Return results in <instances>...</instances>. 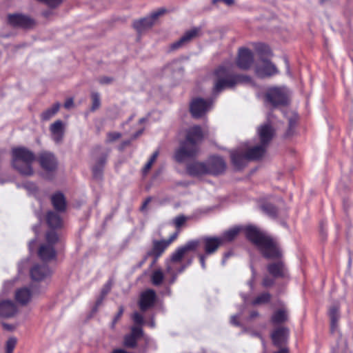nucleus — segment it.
Returning <instances> with one entry per match:
<instances>
[{
	"label": "nucleus",
	"instance_id": "9b49d317",
	"mask_svg": "<svg viewBox=\"0 0 353 353\" xmlns=\"http://www.w3.org/2000/svg\"><path fill=\"white\" fill-rule=\"evenodd\" d=\"M168 247V245L164 239L152 241V248L147 252V256L152 258L150 267H153L156 265Z\"/></svg>",
	"mask_w": 353,
	"mask_h": 353
},
{
	"label": "nucleus",
	"instance_id": "f03ea898",
	"mask_svg": "<svg viewBox=\"0 0 353 353\" xmlns=\"http://www.w3.org/2000/svg\"><path fill=\"white\" fill-rule=\"evenodd\" d=\"M259 143L246 142L231 153V159L237 169L244 167L249 161L257 160L264 156L267 146L274 135L270 123L260 125L257 129Z\"/></svg>",
	"mask_w": 353,
	"mask_h": 353
},
{
	"label": "nucleus",
	"instance_id": "cd10ccee",
	"mask_svg": "<svg viewBox=\"0 0 353 353\" xmlns=\"http://www.w3.org/2000/svg\"><path fill=\"white\" fill-rule=\"evenodd\" d=\"M107 154L102 155L99 158L92 168L94 178L100 179L103 175V171L106 163Z\"/></svg>",
	"mask_w": 353,
	"mask_h": 353
},
{
	"label": "nucleus",
	"instance_id": "de8ad7c7",
	"mask_svg": "<svg viewBox=\"0 0 353 353\" xmlns=\"http://www.w3.org/2000/svg\"><path fill=\"white\" fill-rule=\"evenodd\" d=\"M179 232L176 230L175 232H174L168 239H164L166 243L170 246L173 241H174L179 235Z\"/></svg>",
	"mask_w": 353,
	"mask_h": 353
},
{
	"label": "nucleus",
	"instance_id": "ea45409f",
	"mask_svg": "<svg viewBox=\"0 0 353 353\" xmlns=\"http://www.w3.org/2000/svg\"><path fill=\"white\" fill-rule=\"evenodd\" d=\"M17 343V341L16 338H9L6 343V353H12L16 347Z\"/></svg>",
	"mask_w": 353,
	"mask_h": 353
},
{
	"label": "nucleus",
	"instance_id": "a18cd8bd",
	"mask_svg": "<svg viewBox=\"0 0 353 353\" xmlns=\"http://www.w3.org/2000/svg\"><path fill=\"white\" fill-rule=\"evenodd\" d=\"M132 319H133L134 322L137 325H141L144 323L143 316L141 314H139V312H134L133 314Z\"/></svg>",
	"mask_w": 353,
	"mask_h": 353
},
{
	"label": "nucleus",
	"instance_id": "72a5a7b5",
	"mask_svg": "<svg viewBox=\"0 0 353 353\" xmlns=\"http://www.w3.org/2000/svg\"><path fill=\"white\" fill-rule=\"evenodd\" d=\"M329 315L331 319V329L332 331L336 327V323L339 318V308L336 306L330 307Z\"/></svg>",
	"mask_w": 353,
	"mask_h": 353
},
{
	"label": "nucleus",
	"instance_id": "69168bd1",
	"mask_svg": "<svg viewBox=\"0 0 353 353\" xmlns=\"http://www.w3.org/2000/svg\"><path fill=\"white\" fill-rule=\"evenodd\" d=\"M3 325V327H4L5 328H6L7 330H11V327H10V325H8V324H6V323H4Z\"/></svg>",
	"mask_w": 353,
	"mask_h": 353
},
{
	"label": "nucleus",
	"instance_id": "5701e85b",
	"mask_svg": "<svg viewBox=\"0 0 353 353\" xmlns=\"http://www.w3.org/2000/svg\"><path fill=\"white\" fill-rule=\"evenodd\" d=\"M17 312L16 305L9 300H5L0 302V316L3 318H10L13 316Z\"/></svg>",
	"mask_w": 353,
	"mask_h": 353
},
{
	"label": "nucleus",
	"instance_id": "f8f14e48",
	"mask_svg": "<svg viewBox=\"0 0 353 353\" xmlns=\"http://www.w3.org/2000/svg\"><path fill=\"white\" fill-rule=\"evenodd\" d=\"M156 301L155 291L152 289H148L141 293L138 305L141 312H146L154 306Z\"/></svg>",
	"mask_w": 353,
	"mask_h": 353
},
{
	"label": "nucleus",
	"instance_id": "4468645a",
	"mask_svg": "<svg viewBox=\"0 0 353 353\" xmlns=\"http://www.w3.org/2000/svg\"><path fill=\"white\" fill-rule=\"evenodd\" d=\"M194 244L191 243V241H188L185 245L177 248L172 253L166 265L168 263L173 267L172 264L181 263L188 252H194Z\"/></svg>",
	"mask_w": 353,
	"mask_h": 353
},
{
	"label": "nucleus",
	"instance_id": "e433bc0d",
	"mask_svg": "<svg viewBox=\"0 0 353 353\" xmlns=\"http://www.w3.org/2000/svg\"><path fill=\"white\" fill-rule=\"evenodd\" d=\"M270 299V294L268 292L258 296L252 302L253 305H261L268 303Z\"/></svg>",
	"mask_w": 353,
	"mask_h": 353
},
{
	"label": "nucleus",
	"instance_id": "a19ab883",
	"mask_svg": "<svg viewBox=\"0 0 353 353\" xmlns=\"http://www.w3.org/2000/svg\"><path fill=\"white\" fill-rule=\"evenodd\" d=\"M221 66H218L215 71L214 74L216 76V80L214 83V92H219L221 91Z\"/></svg>",
	"mask_w": 353,
	"mask_h": 353
},
{
	"label": "nucleus",
	"instance_id": "8fccbe9b",
	"mask_svg": "<svg viewBox=\"0 0 353 353\" xmlns=\"http://www.w3.org/2000/svg\"><path fill=\"white\" fill-rule=\"evenodd\" d=\"M113 79L109 77H102L99 79V82L101 84H109L112 82Z\"/></svg>",
	"mask_w": 353,
	"mask_h": 353
},
{
	"label": "nucleus",
	"instance_id": "c756f323",
	"mask_svg": "<svg viewBox=\"0 0 353 353\" xmlns=\"http://www.w3.org/2000/svg\"><path fill=\"white\" fill-rule=\"evenodd\" d=\"M60 106L59 103H54L51 108L46 109L41 114V120L43 121L50 120L59 112Z\"/></svg>",
	"mask_w": 353,
	"mask_h": 353
},
{
	"label": "nucleus",
	"instance_id": "6ab92c4d",
	"mask_svg": "<svg viewBox=\"0 0 353 353\" xmlns=\"http://www.w3.org/2000/svg\"><path fill=\"white\" fill-rule=\"evenodd\" d=\"M253 60V54L250 50L247 48H241L239 50L236 63L240 68H249L252 64Z\"/></svg>",
	"mask_w": 353,
	"mask_h": 353
},
{
	"label": "nucleus",
	"instance_id": "7c9ffc66",
	"mask_svg": "<svg viewBox=\"0 0 353 353\" xmlns=\"http://www.w3.org/2000/svg\"><path fill=\"white\" fill-rule=\"evenodd\" d=\"M288 314L287 311L284 308H281L276 311L271 319V321L274 324L281 323L287 320Z\"/></svg>",
	"mask_w": 353,
	"mask_h": 353
},
{
	"label": "nucleus",
	"instance_id": "338daca9",
	"mask_svg": "<svg viewBox=\"0 0 353 353\" xmlns=\"http://www.w3.org/2000/svg\"><path fill=\"white\" fill-rule=\"evenodd\" d=\"M252 335H254V336H259L260 338H261V334H259V333H257V332H254V333H252Z\"/></svg>",
	"mask_w": 353,
	"mask_h": 353
},
{
	"label": "nucleus",
	"instance_id": "2f4dec72",
	"mask_svg": "<svg viewBox=\"0 0 353 353\" xmlns=\"http://www.w3.org/2000/svg\"><path fill=\"white\" fill-rule=\"evenodd\" d=\"M164 280V273L161 269L155 270L150 276V281L155 286L161 285Z\"/></svg>",
	"mask_w": 353,
	"mask_h": 353
},
{
	"label": "nucleus",
	"instance_id": "4c0bfd02",
	"mask_svg": "<svg viewBox=\"0 0 353 353\" xmlns=\"http://www.w3.org/2000/svg\"><path fill=\"white\" fill-rule=\"evenodd\" d=\"M137 339H136L130 334L124 336V345L127 347L134 348L137 345Z\"/></svg>",
	"mask_w": 353,
	"mask_h": 353
},
{
	"label": "nucleus",
	"instance_id": "680f3d73",
	"mask_svg": "<svg viewBox=\"0 0 353 353\" xmlns=\"http://www.w3.org/2000/svg\"><path fill=\"white\" fill-rule=\"evenodd\" d=\"M99 307V305H97L94 304V305L93 306V307L92 309V313L97 312V310H98Z\"/></svg>",
	"mask_w": 353,
	"mask_h": 353
},
{
	"label": "nucleus",
	"instance_id": "052dcab7",
	"mask_svg": "<svg viewBox=\"0 0 353 353\" xmlns=\"http://www.w3.org/2000/svg\"><path fill=\"white\" fill-rule=\"evenodd\" d=\"M43 16L46 18H48L51 14V11H45L42 13Z\"/></svg>",
	"mask_w": 353,
	"mask_h": 353
},
{
	"label": "nucleus",
	"instance_id": "412c9836",
	"mask_svg": "<svg viewBox=\"0 0 353 353\" xmlns=\"http://www.w3.org/2000/svg\"><path fill=\"white\" fill-rule=\"evenodd\" d=\"M52 205L57 212H65L67 209V203L64 194L61 192H57L51 196Z\"/></svg>",
	"mask_w": 353,
	"mask_h": 353
},
{
	"label": "nucleus",
	"instance_id": "dca6fc26",
	"mask_svg": "<svg viewBox=\"0 0 353 353\" xmlns=\"http://www.w3.org/2000/svg\"><path fill=\"white\" fill-rule=\"evenodd\" d=\"M201 29L199 28H194L186 31L184 34L176 41L172 43L170 46V51L176 50L183 46L191 41L194 38L196 37Z\"/></svg>",
	"mask_w": 353,
	"mask_h": 353
},
{
	"label": "nucleus",
	"instance_id": "423d86ee",
	"mask_svg": "<svg viewBox=\"0 0 353 353\" xmlns=\"http://www.w3.org/2000/svg\"><path fill=\"white\" fill-rule=\"evenodd\" d=\"M190 241L194 244V252H199L203 248L206 255L215 253L221 246V237L204 236Z\"/></svg>",
	"mask_w": 353,
	"mask_h": 353
},
{
	"label": "nucleus",
	"instance_id": "603ef678",
	"mask_svg": "<svg viewBox=\"0 0 353 353\" xmlns=\"http://www.w3.org/2000/svg\"><path fill=\"white\" fill-rule=\"evenodd\" d=\"M273 284V280L268 278V277H265L264 278L263 281V285L264 287H268V286H270L271 285Z\"/></svg>",
	"mask_w": 353,
	"mask_h": 353
},
{
	"label": "nucleus",
	"instance_id": "c85d7f7f",
	"mask_svg": "<svg viewBox=\"0 0 353 353\" xmlns=\"http://www.w3.org/2000/svg\"><path fill=\"white\" fill-rule=\"evenodd\" d=\"M268 269L270 274L274 277L284 276L286 274V269L281 261L269 265Z\"/></svg>",
	"mask_w": 353,
	"mask_h": 353
},
{
	"label": "nucleus",
	"instance_id": "6e6d98bb",
	"mask_svg": "<svg viewBox=\"0 0 353 353\" xmlns=\"http://www.w3.org/2000/svg\"><path fill=\"white\" fill-rule=\"evenodd\" d=\"M150 256H147V253L143 256V259L139 263V267H141Z\"/></svg>",
	"mask_w": 353,
	"mask_h": 353
},
{
	"label": "nucleus",
	"instance_id": "f3484780",
	"mask_svg": "<svg viewBox=\"0 0 353 353\" xmlns=\"http://www.w3.org/2000/svg\"><path fill=\"white\" fill-rule=\"evenodd\" d=\"M256 73L259 77H270L278 73L276 67L270 61L263 59L256 68Z\"/></svg>",
	"mask_w": 353,
	"mask_h": 353
},
{
	"label": "nucleus",
	"instance_id": "473e14b6",
	"mask_svg": "<svg viewBox=\"0 0 353 353\" xmlns=\"http://www.w3.org/2000/svg\"><path fill=\"white\" fill-rule=\"evenodd\" d=\"M159 150L154 151L152 154L151 155L150 158L148 161V162L145 163L144 167L142 169V174L143 176H145L150 169L152 168L153 164L157 161V157H159Z\"/></svg>",
	"mask_w": 353,
	"mask_h": 353
},
{
	"label": "nucleus",
	"instance_id": "393cba45",
	"mask_svg": "<svg viewBox=\"0 0 353 353\" xmlns=\"http://www.w3.org/2000/svg\"><path fill=\"white\" fill-rule=\"evenodd\" d=\"M288 330L283 327H279L275 329L271 334L273 343L276 346L283 345L288 339Z\"/></svg>",
	"mask_w": 353,
	"mask_h": 353
},
{
	"label": "nucleus",
	"instance_id": "774afa93",
	"mask_svg": "<svg viewBox=\"0 0 353 353\" xmlns=\"http://www.w3.org/2000/svg\"><path fill=\"white\" fill-rule=\"evenodd\" d=\"M128 144H129V142H128H128H124V143H123V145H128Z\"/></svg>",
	"mask_w": 353,
	"mask_h": 353
},
{
	"label": "nucleus",
	"instance_id": "7ed1b4c3",
	"mask_svg": "<svg viewBox=\"0 0 353 353\" xmlns=\"http://www.w3.org/2000/svg\"><path fill=\"white\" fill-rule=\"evenodd\" d=\"M203 139V130L199 125H194L186 131L185 138L179 143L175 150L174 159L179 163L187 159L194 158L199 151V143Z\"/></svg>",
	"mask_w": 353,
	"mask_h": 353
},
{
	"label": "nucleus",
	"instance_id": "e2e57ef3",
	"mask_svg": "<svg viewBox=\"0 0 353 353\" xmlns=\"http://www.w3.org/2000/svg\"><path fill=\"white\" fill-rule=\"evenodd\" d=\"M275 353H288V351L286 348H283Z\"/></svg>",
	"mask_w": 353,
	"mask_h": 353
},
{
	"label": "nucleus",
	"instance_id": "13d9d810",
	"mask_svg": "<svg viewBox=\"0 0 353 353\" xmlns=\"http://www.w3.org/2000/svg\"><path fill=\"white\" fill-rule=\"evenodd\" d=\"M254 274L255 273L254 272V271H252V279L248 282V285H250V288H253V280L254 279Z\"/></svg>",
	"mask_w": 353,
	"mask_h": 353
},
{
	"label": "nucleus",
	"instance_id": "0eeeda50",
	"mask_svg": "<svg viewBox=\"0 0 353 353\" xmlns=\"http://www.w3.org/2000/svg\"><path fill=\"white\" fill-rule=\"evenodd\" d=\"M288 92L285 87H270L265 94V102L273 107L285 105L288 102Z\"/></svg>",
	"mask_w": 353,
	"mask_h": 353
},
{
	"label": "nucleus",
	"instance_id": "20e7f679",
	"mask_svg": "<svg viewBox=\"0 0 353 353\" xmlns=\"http://www.w3.org/2000/svg\"><path fill=\"white\" fill-rule=\"evenodd\" d=\"M36 159L35 154L25 147H17L12 149V167L22 175H32V164Z\"/></svg>",
	"mask_w": 353,
	"mask_h": 353
},
{
	"label": "nucleus",
	"instance_id": "c03bdc74",
	"mask_svg": "<svg viewBox=\"0 0 353 353\" xmlns=\"http://www.w3.org/2000/svg\"><path fill=\"white\" fill-rule=\"evenodd\" d=\"M124 312V307L123 306L121 305L119 307V310L116 315L114 316L112 322V327L113 328L115 325L117 323V322L121 319V316H123Z\"/></svg>",
	"mask_w": 353,
	"mask_h": 353
},
{
	"label": "nucleus",
	"instance_id": "37998d69",
	"mask_svg": "<svg viewBox=\"0 0 353 353\" xmlns=\"http://www.w3.org/2000/svg\"><path fill=\"white\" fill-rule=\"evenodd\" d=\"M121 137V134L117 132H108L107 134V143H112Z\"/></svg>",
	"mask_w": 353,
	"mask_h": 353
},
{
	"label": "nucleus",
	"instance_id": "a211bd4d",
	"mask_svg": "<svg viewBox=\"0 0 353 353\" xmlns=\"http://www.w3.org/2000/svg\"><path fill=\"white\" fill-rule=\"evenodd\" d=\"M30 273L33 281H40L50 276L51 271L46 264H36L30 269Z\"/></svg>",
	"mask_w": 353,
	"mask_h": 353
},
{
	"label": "nucleus",
	"instance_id": "ddd939ff",
	"mask_svg": "<svg viewBox=\"0 0 353 353\" xmlns=\"http://www.w3.org/2000/svg\"><path fill=\"white\" fill-rule=\"evenodd\" d=\"M37 160L41 168L47 172H53L57 168V160L52 152H41L39 154Z\"/></svg>",
	"mask_w": 353,
	"mask_h": 353
},
{
	"label": "nucleus",
	"instance_id": "1a4fd4ad",
	"mask_svg": "<svg viewBox=\"0 0 353 353\" xmlns=\"http://www.w3.org/2000/svg\"><path fill=\"white\" fill-rule=\"evenodd\" d=\"M166 12V9L163 8H159L157 11L152 12L148 17L134 21L133 23V28L137 31V32L141 33L147 29L150 28L154 24L156 20Z\"/></svg>",
	"mask_w": 353,
	"mask_h": 353
},
{
	"label": "nucleus",
	"instance_id": "864d4df0",
	"mask_svg": "<svg viewBox=\"0 0 353 353\" xmlns=\"http://www.w3.org/2000/svg\"><path fill=\"white\" fill-rule=\"evenodd\" d=\"M73 99L72 98H69L65 101L64 108L66 109H69L73 105Z\"/></svg>",
	"mask_w": 353,
	"mask_h": 353
},
{
	"label": "nucleus",
	"instance_id": "4d7b16f0",
	"mask_svg": "<svg viewBox=\"0 0 353 353\" xmlns=\"http://www.w3.org/2000/svg\"><path fill=\"white\" fill-rule=\"evenodd\" d=\"M237 319H239L238 316H234L231 318V322L234 325H238Z\"/></svg>",
	"mask_w": 353,
	"mask_h": 353
},
{
	"label": "nucleus",
	"instance_id": "3c124183",
	"mask_svg": "<svg viewBox=\"0 0 353 353\" xmlns=\"http://www.w3.org/2000/svg\"><path fill=\"white\" fill-rule=\"evenodd\" d=\"M152 198L151 196L147 197L145 199V201L143 202V203L140 208V210L144 211L147 208L148 205L152 201Z\"/></svg>",
	"mask_w": 353,
	"mask_h": 353
},
{
	"label": "nucleus",
	"instance_id": "bb28decb",
	"mask_svg": "<svg viewBox=\"0 0 353 353\" xmlns=\"http://www.w3.org/2000/svg\"><path fill=\"white\" fill-rule=\"evenodd\" d=\"M32 297V293L29 288H21L15 292V299L21 305H26Z\"/></svg>",
	"mask_w": 353,
	"mask_h": 353
},
{
	"label": "nucleus",
	"instance_id": "09e8293b",
	"mask_svg": "<svg viewBox=\"0 0 353 353\" xmlns=\"http://www.w3.org/2000/svg\"><path fill=\"white\" fill-rule=\"evenodd\" d=\"M197 256L199 257V262H200V264L201 265V267L204 269L205 268V258L206 256H208V255H206L205 254H202V253H198L197 254Z\"/></svg>",
	"mask_w": 353,
	"mask_h": 353
},
{
	"label": "nucleus",
	"instance_id": "f257e3e1",
	"mask_svg": "<svg viewBox=\"0 0 353 353\" xmlns=\"http://www.w3.org/2000/svg\"><path fill=\"white\" fill-rule=\"evenodd\" d=\"M241 231H244L248 239L259 249L265 258L268 259H279L281 258V252L276 242L266 232L254 225L231 228L222 234V243L232 241Z\"/></svg>",
	"mask_w": 353,
	"mask_h": 353
},
{
	"label": "nucleus",
	"instance_id": "5fc2aeb1",
	"mask_svg": "<svg viewBox=\"0 0 353 353\" xmlns=\"http://www.w3.org/2000/svg\"><path fill=\"white\" fill-rule=\"evenodd\" d=\"M104 299L105 296L100 294L99 297L97 299L95 304L100 306L102 304Z\"/></svg>",
	"mask_w": 353,
	"mask_h": 353
},
{
	"label": "nucleus",
	"instance_id": "6e6552de",
	"mask_svg": "<svg viewBox=\"0 0 353 353\" xmlns=\"http://www.w3.org/2000/svg\"><path fill=\"white\" fill-rule=\"evenodd\" d=\"M213 103L212 99L194 98L190 103V112L194 119L201 118Z\"/></svg>",
	"mask_w": 353,
	"mask_h": 353
},
{
	"label": "nucleus",
	"instance_id": "49530a36",
	"mask_svg": "<svg viewBox=\"0 0 353 353\" xmlns=\"http://www.w3.org/2000/svg\"><path fill=\"white\" fill-rule=\"evenodd\" d=\"M111 288H112V282L110 281H109L103 287V288L101 291V295L105 297V296L110 292Z\"/></svg>",
	"mask_w": 353,
	"mask_h": 353
},
{
	"label": "nucleus",
	"instance_id": "4be33fe9",
	"mask_svg": "<svg viewBox=\"0 0 353 353\" xmlns=\"http://www.w3.org/2000/svg\"><path fill=\"white\" fill-rule=\"evenodd\" d=\"M53 141L59 143H60L64 135V124L61 120H57L50 126Z\"/></svg>",
	"mask_w": 353,
	"mask_h": 353
},
{
	"label": "nucleus",
	"instance_id": "79ce46f5",
	"mask_svg": "<svg viewBox=\"0 0 353 353\" xmlns=\"http://www.w3.org/2000/svg\"><path fill=\"white\" fill-rule=\"evenodd\" d=\"M130 334L133 336L136 339L139 340L143 335V329L139 326H134L131 329Z\"/></svg>",
	"mask_w": 353,
	"mask_h": 353
},
{
	"label": "nucleus",
	"instance_id": "a878e982",
	"mask_svg": "<svg viewBox=\"0 0 353 353\" xmlns=\"http://www.w3.org/2000/svg\"><path fill=\"white\" fill-rule=\"evenodd\" d=\"M46 223L51 229H59L63 225V220L57 211H48L46 216Z\"/></svg>",
	"mask_w": 353,
	"mask_h": 353
},
{
	"label": "nucleus",
	"instance_id": "c9c22d12",
	"mask_svg": "<svg viewBox=\"0 0 353 353\" xmlns=\"http://www.w3.org/2000/svg\"><path fill=\"white\" fill-rule=\"evenodd\" d=\"M46 240L47 241V245L54 246L59 241L57 233L53 230L48 231L46 234Z\"/></svg>",
	"mask_w": 353,
	"mask_h": 353
},
{
	"label": "nucleus",
	"instance_id": "b1692460",
	"mask_svg": "<svg viewBox=\"0 0 353 353\" xmlns=\"http://www.w3.org/2000/svg\"><path fill=\"white\" fill-rule=\"evenodd\" d=\"M192 257L188 259L185 264L181 265L178 268H175L168 263L166 265V272L171 276V279L170 281V284H172L175 282L179 274L183 272L189 265L192 264Z\"/></svg>",
	"mask_w": 353,
	"mask_h": 353
},
{
	"label": "nucleus",
	"instance_id": "0e129e2a",
	"mask_svg": "<svg viewBox=\"0 0 353 353\" xmlns=\"http://www.w3.org/2000/svg\"><path fill=\"white\" fill-rule=\"evenodd\" d=\"M258 316V312H252L250 314V319H254L255 316Z\"/></svg>",
	"mask_w": 353,
	"mask_h": 353
},
{
	"label": "nucleus",
	"instance_id": "58836bf2",
	"mask_svg": "<svg viewBox=\"0 0 353 353\" xmlns=\"http://www.w3.org/2000/svg\"><path fill=\"white\" fill-rule=\"evenodd\" d=\"M91 99H92V106H91V110L95 111L101 105L100 95L98 92H92L91 94Z\"/></svg>",
	"mask_w": 353,
	"mask_h": 353
},
{
	"label": "nucleus",
	"instance_id": "9d476101",
	"mask_svg": "<svg viewBox=\"0 0 353 353\" xmlns=\"http://www.w3.org/2000/svg\"><path fill=\"white\" fill-rule=\"evenodd\" d=\"M8 23L13 28L30 29L34 26L35 21L23 14H9L7 17Z\"/></svg>",
	"mask_w": 353,
	"mask_h": 353
},
{
	"label": "nucleus",
	"instance_id": "bf43d9fd",
	"mask_svg": "<svg viewBox=\"0 0 353 353\" xmlns=\"http://www.w3.org/2000/svg\"><path fill=\"white\" fill-rule=\"evenodd\" d=\"M222 2H224L228 6H231L234 3V0H222Z\"/></svg>",
	"mask_w": 353,
	"mask_h": 353
},
{
	"label": "nucleus",
	"instance_id": "f704fd0d",
	"mask_svg": "<svg viewBox=\"0 0 353 353\" xmlns=\"http://www.w3.org/2000/svg\"><path fill=\"white\" fill-rule=\"evenodd\" d=\"M189 219V217L180 214L174 217L172 220V223L178 232L181 231L182 227L185 225L186 221Z\"/></svg>",
	"mask_w": 353,
	"mask_h": 353
},
{
	"label": "nucleus",
	"instance_id": "39448f33",
	"mask_svg": "<svg viewBox=\"0 0 353 353\" xmlns=\"http://www.w3.org/2000/svg\"><path fill=\"white\" fill-rule=\"evenodd\" d=\"M187 174L193 177L221 172V157L212 155L205 162L194 161L186 165Z\"/></svg>",
	"mask_w": 353,
	"mask_h": 353
},
{
	"label": "nucleus",
	"instance_id": "aec40b11",
	"mask_svg": "<svg viewBox=\"0 0 353 353\" xmlns=\"http://www.w3.org/2000/svg\"><path fill=\"white\" fill-rule=\"evenodd\" d=\"M37 254L39 259L43 262L50 261L57 256L54 247L47 244L41 245Z\"/></svg>",
	"mask_w": 353,
	"mask_h": 353
},
{
	"label": "nucleus",
	"instance_id": "2eb2a0df",
	"mask_svg": "<svg viewBox=\"0 0 353 353\" xmlns=\"http://www.w3.org/2000/svg\"><path fill=\"white\" fill-rule=\"evenodd\" d=\"M239 83H243L248 85H254L251 78L247 76H234L230 74H223L222 72V90L230 88Z\"/></svg>",
	"mask_w": 353,
	"mask_h": 353
}]
</instances>
